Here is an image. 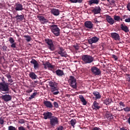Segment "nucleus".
Returning a JSON list of instances; mask_svg holds the SVG:
<instances>
[{"instance_id": "4c0bfd02", "label": "nucleus", "mask_w": 130, "mask_h": 130, "mask_svg": "<svg viewBox=\"0 0 130 130\" xmlns=\"http://www.w3.org/2000/svg\"><path fill=\"white\" fill-rule=\"evenodd\" d=\"M123 110H124V111H125V112H128L130 111V107H126V108H124L123 109Z\"/></svg>"}, {"instance_id": "39448f33", "label": "nucleus", "mask_w": 130, "mask_h": 130, "mask_svg": "<svg viewBox=\"0 0 130 130\" xmlns=\"http://www.w3.org/2000/svg\"><path fill=\"white\" fill-rule=\"evenodd\" d=\"M45 42L47 44V47L48 49H50L51 51H53L55 50V47H54V44H53V42L50 39H45Z\"/></svg>"}, {"instance_id": "b1692460", "label": "nucleus", "mask_w": 130, "mask_h": 130, "mask_svg": "<svg viewBox=\"0 0 130 130\" xmlns=\"http://www.w3.org/2000/svg\"><path fill=\"white\" fill-rule=\"evenodd\" d=\"M121 29L122 30V31H124V32H125V33H127V32H129V29H128V27L126 26V25H123V24H121Z\"/></svg>"}, {"instance_id": "5701e85b", "label": "nucleus", "mask_w": 130, "mask_h": 130, "mask_svg": "<svg viewBox=\"0 0 130 130\" xmlns=\"http://www.w3.org/2000/svg\"><path fill=\"white\" fill-rule=\"evenodd\" d=\"M79 99H80L81 102H82L83 105H87V102L85 99V98L83 96V95H80L79 96Z\"/></svg>"}, {"instance_id": "ddd939ff", "label": "nucleus", "mask_w": 130, "mask_h": 130, "mask_svg": "<svg viewBox=\"0 0 130 130\" xmlns=\"http://www.w3.org/2000/svg\"><path fill=\"white\" fill-rule=\"evenodd\" d=\"M84 27L87 29H93V23L90 21H86L84 22Z\"/></svg>"}, {"instance_id": "864d4df0", "label": "nucleus", "mask_w": 130, "mask_h": 130, "mask_svg": "<svg viewBox=\"0 0 130 130\" xmlns=\"http://www.w3.org/2000/svg\"><path fill=\"white\" fill-rule=\"evenodd\" d=\"M125 22H126V23H129V22H130V17L125 19Z\"/></svg>"}, {"instance_id": "5fc2aeb1", "label": "nucleus", "mask_w": 130, "mask_h": 130, "mask_svg": "<svg viewBox=\"0 0 130 130\" xmlns=\"http://www.w3.org/2000/svg\"><path fill=\"white\" fill-rule=\"evenodd\" d=\"M8 82L9 83H13V79H12V78L8 79Z\"/></svg>"}, {"instance_id": "3c124183", "label": "nucleus", "mask_w": 130, "mask_h": 130, "mask_svg": "<svg viewBox=\"0 0 130 130\" xmlns=\"http://www.w3.org/2000/svg\"><path fill=\"white\" fill-rule=\"evenodd\" d=\"M112 56L113 58H114L115 60H117V59H118V58H117V56L115 55H112Z\"/></svg>"}, {"instance_id": "bf43d9fd", "label": "nucleus", "mask_w": 130, "mask_h": 130, "mask_svg": "<svg viewBox=\"0 0 130 130\" xmlns=\"http://www.w3.org/2000/svg\"><path fill=\"white\" fill-rule=\"evenodd\" d=\"M127 17H128V16L127 15H124L122 16V18H121V19H122H122H125V18H127Z\"/></svg>"}, {"instance_id": "4be33fe9", "label": "nucleus", "mask_w": 130, "mask_h": 130, "mask_svg": "<svg viewBox=\"0 0 130 130\" xmlns=\"http://www.w3.org/2000/svg\"><path fill=\"white\" fill-rule=\"evenodd\" d=\"M56 75L58 77H62V76H64V73H63V71L57 69L56 71Z\"/></svg>"}, {"instance_id": "2eb2a0df", "label": "nucleus", "mask_w": 130, "mask_h": 130, "mask_svg": "<svg viewBox=\"0 0 130 130\" xmlns=\"http://www.w3.org/2000/svg\"><path fill=\"white\" fill-rule=\"evenodd\" d=\"M37 18H38V19H39V20L40 21H42L41 23V24H43V25H44V24H47L49 22L48 21V20L46 19L44 17V16H38Z\"/></svg>"}, {"instance_id": "c03bdc74", "label": "nucleus", "mask_w": 130, "mask_h": 130, "mask_svg": "<svg viewBox=\"0 0 130 130\" xmlns=\"http://www.w3.org/2000/svg\"><path fill=\"white\" fill-rule=\"evenodd\" d=\"M18 123H20V124H23V123H25V120H24V119H20L18 121Z\"/></svg>"}, {"instance_id": "de8ad7c7", "label": "nucleus", "mask_w": 130, "mask_h": 130, "mask_svg": "<svg viewBox=\"0 0 130 130\" xmlns=\"http://www.w3.org/2000/svg\"><path fill=\"white\" fill-rule=\"evenodd\" d=\"M18 130H26V128L23 126H20L18 127Z\"/></svg>"}, {"instance_id": "e2e57ef3", "label": "nucleus", "mask_w": 130, "mask_h": 130, "mask_svg": "<svg viewBox=\"0 0 130 130\" xmlns=\"http://www.w3.org/2000/svg\"><path fill=\"white\" fill-rule=\"evenodd\" d=\"M15 33L16 36H17V37H19V35H18V34L17 33V30H15Z\"/></svg>"}, {"instance_id": "680f3d73", "label": "nucleus", "mask_w": 130, "mask_h": 130, "mask_svg": "<svg viewBox=\"0 0 130 130\" xmlns=\"http://www.w3.org/2000/svg\"><path fill=\"white\" fill-rule=\"evenodd\" d=\"M120 130H127V129L124 128V127H122L120 128Z\"/></svg>"}, {"instance_id": "f704fd0d", "label": "nucleus", "mask_w": 130, "mask_h": 130, "mask_svg": "<svg viewBox=\"0 0 130 130\" xmlns=\"http://www.w3.org/2000/svg\"><path fill=\"white\" fill-rule=\"evenodd\" d=\"M36 95H37V92H34L32 95L28 98L29 100H32V99L35 98V96H36Z\"/></svg>"}, {"instance_id": "4468645a", "label": "nucleus", "mask_w": 130, "mask_h": 130, "mask_svg": "<svg viewBox=\"0 0 130 130\" xmlns=\"http://www.w3.org/2000/svg\"><path fill=\"white\" fill-rule=\"evenodd\" d=\"M43 104L47 108H53L52 103L49 101H44Z\"/></svg>"}, {"instance_id": "a878e982", "label": "nucleus", "mask_w": 130, "mask_h": 130, "mask_svg": "<svg viewBox=\"0 0 130 130\" xmlns=\"http://www.w3.org/2000/svg\"><path fill=\"white\" fill-rule=\"evenodd\" d=\"M92 94L95 96L96 100H99L101 98V95H100V93L98 91H93Z\"/></svg>"}, {"instance_id": "e433bc0d", "label": "nucleus", "mask_w": 130, "mask_h": 130, "mask_svg": "<svg viewBox=\"0 0 130 130\" xmlns=\"http://www.w3.org/2000/svg\"><path fill=\"white\" fill-rule=\"evenodd\" d=\"M7 48H8V47L7 46H5V45H3L2 47H1V49L2 50V51H7Z\"/></svg>"}, {"instance_id": "052dcab7", "label": "nucleus", "mask_w": 130, "mask_h": 130, "mask_svg": "<svg viewBox=\"0 0 130 130\" xmlns=\"http://www.w3.org/2000/svg\"><path fill=\"white\" fill-rule=\"evenodd\" d=\"M4 6H3V4L0 3V9H3Z\"/></svg>"}, {"instance_id": "0eeeda50", "label": "nucleus", "mask_w": 130, "mask_h": 130, "mask_svg": "<svg viewBox=\"0 0 130 130\" xmlns=\"http://www.w3.org/2000/svg\"><path fill=\"white\" fill-rule=\"evenodd\" d=\"M69 81L71 87L73 89H77V79L75 78V77L70 76Z\"/></svg>"}, {"instance_id": "13d9d810", "label": "nucleus", "mask_w": 130, "mask_h": 130, "mask_svg": "<svg viewBox=\"0 0 130 130\" xmlns=\"http://www.w3.org/2000/svg\"><path fill=\"white\" fill-rule=\"evenodd\" d=\"M128 76L129 77L127 78V82H129V83H130V75L128 74Z\"/></svg>"}, {"instance_id": "603ef678", "label": "nucleus", "mask_w": 130, "mask_h": 130, "mask_svg": "<svg viewBox=\"0 0 130 130\" xmlns=\"http://www.w3.org/2000/svg\"><path fill=\"white\" fill-rule=\"evenodd\" d=\"M91 130H101V129L98 127H94L92 128Z\"/></svg>"}, {"instance_id": "9d476101", "label": "nucleus", "mask_w": 130, "mask_h": 130, "mask_svg": "<svg viewBox=\"0 0 130 130\" xmlns=\"http://www.w3.org/2000/svg\"><path fill=\"white\" fill-rule=\"evenodd\" d=\"M43 119H51L52 117L53 116H52V113L47 111L44 112L43 114Z\"/></svg>"}, {"instance_id": "0e129e2a", "label": "nucleus", "mask_w": 130, "mask_h": 130, "mask_svg": "<svg viewBox=\"0 0 130 130\" xmlns=\"http://www.w3.org/2000/svg\"><path fill=\"white\" fill-rule=\"evenodd\" d=\"M95 23H99V21H98V20H95Z\"/></svg>"}, {"instance_id": "473e14b6", "label": "nucleus", "mask_w": 130, "mask_h": 130, "mask_svg": "<svg viewBox=\"0 0 130 130\" xmlns=\"http://www.w3.org/2000/svg\"><path fill=\"white\" fill-rule=\"evenodd\" d=\"M114 20H115V21H117V22H119L120 20L122 21V19L120 18V16L116 15L114 16Z\"/></svg>"}, {"instance_id": "72a5a7b5", "label": "nucleus", "mask_w": 130, "mask_h": 130, "mask_svg": "<svg viewBox=\"0 0 130 130\" xmlns=\"http://www.w3.org/2000/svg\"><path fill=\"white\" fill-rule=\"evenodd\" d=\"M15 18L17 19V20H20V21H23V20L24 19V17L23 16V15H17L15 17Z\"/></svg>"}, {"instance_id": "6e6d98bb", "label": "nucleus", "mask_w": 130, "mask_h": 130, "mask_svg": "<svg viewBox=\"0 0 130 130\" xmlns=\"http://www.w3.org/2000/svg\"><path fill=\"white\" fill-rule=\"evenodd\" d=\"M4 119H0V123L1 124H4Z\"/></svg>"}, {"instance_id": "2f4dec72", "label": "nucleus", "mask_w": 130, "mask_h": 130, "mask_svg": "<svg viewBox=\"0 0 130 130\" xmlns=\"http://www.w3.org/2000/svg\"><path fill=\"white\" fill-rule=\"evenodd\" d=\"M70 2L73 4H77V3H78L79 4H81V3H83V0H69Z\"/></svg>"}, {"instance_id": "c9c22d12", "label": "nucleus", "mask_w": 130, "mask_h": 130, "mask_svg": "<svg viewBox=\"0 0 130 130\" xmlns=\"http://www.w3.org/2000/svg\"><path fill=\"white\" fill-rule=\"evenodd\" d=\"M25 38H26V40L27 42H30L31 41V37L29 35H25L24 36Z\"/></svg>"}, {"instance_id": "338daca9", "label": "nucleus", "mask_w": 130, "mask_h": 130, "mask_svg": "<svg viewBox=\"0 0 130 130\" xmlns=\"http://www.w3.org/2000/svg\"><path fill=\"white\" fill-rule=\"evenodd\" d=\"M102 2H105L106 0H101Z\"/></svg>"}, {"instance_id": "6e6552de", "label": "nucleus", "mask_w": 130, "mask_h": 130, "mask_svg": "<svg viewBox=\"0 0 130 130\" xmlns=\"http://www.w3.org/2000/svg\"><path fill=\"white\" fill-rule=\"evenodd\" d=\"M90 71L94 76H100V75H101L100 69L95 66L91 67Z\"/></svg>"}, {"instance_id": "9b49d317", "label": "nucleus", "mask_w": 130, "mask_h": 130, "mask_svg": "<svg viewBox=\"0 0 130 130\" xmlns=\"http://www.w3.org/2000/svg\"><path fill=\"white\" fill-rule=\"evenodd\" d=\"M99 41V38L97 37H93L92 38L88 40L89 44H93V43H96Z\"/></svg>"}, {"instance_id": "c756f323", "label": "nucleus", "mask_w": 130, "mask_h": 130, "mask_svg": "<svg viewBox=\"0 0 130 130\" xmlns=\"http://www.w3.org/2000/svg\"><path fill=\"white\" fill-rule=\"evenodd\" d=\"M112 101V100L108 98L104 101V103L105 104H106V105H109L110 104H111Z\"/></svg>"}, {"instance_id": "423d86ee", "label": "nucleus", "mask_w": 130, "mask_h": 130, "mask_svg": "<svg viewBox=\"0 0 130 130\" xmlns=\"http://www.w3.org/2000/svg\"><path fill=\"white\" fill-rule=\"evenodd\" d=\"M58 124H59V120H58V117L53 116L50 119V125L51 126L54 127L56 126V125H58Z\"/></svg>"}, {"instance_id": "37998d69", "label": "nucleus", "mask_w": 130, "mask_h": 130, "mask_svg": "<svg viewBox=\"0 0 130 130\" xmlns=\"http://www.w3.org/2000/svg\"><path fill=\"white\" fill-rule=\"evenodd\" d=\"M108 3H109L110 5H113V4L115 3V0H107Z\"/></svg>"}, {"instance_id": "f8f14e48", "label": "nucleus", "mask_w": 130, "mask_h": 130, "mask_svg": "<svg viewBox=\"0 0 130 130\" xmlns=\"http://www.w3.org/2000/svg\"><path fill=\"white\" fill-rule=\"evenodd\" d=\"M1 98L5 102H8L12 100V96L10 94H5L1 96Z\"/></svg>"}, {"instance_id": "774afa93", "label": "nucleus", "mask_w": 130, "mask_h": 130, "mask_svg": "<svg viewBox=\"0 0 130 130\" xmlns=\"http://www.w3.org/2000/svg\"><path fill=\"white\" fill-rule=\"evenodd\" d=\"M27 128H29V126H27Z\"/></svg>"}, {"instance_id": "8fccbe9b", "label": "nucleus", "mask_w": 130, "mask_h": 130, "mask_svg": "<svg viewBox=\"0 0 130 130\" xmlns=\"http://www.w3.org/2000/svg\"><path fill=\"white\" fill-rule=\"evenodd\" d=\"M119 104L120 106H122L123 107H125V105L122 102H120Z\"/></svg>"}, {"instance_id": "bb28decb", "label": "nucleus", "mask_w": 130, "mask_h": 130, "mask_svg": "<svg viewBox=\"0 0 130 130\" xmlns=\"http://www.w3.org/2000/svg\"><path fill=\"white\" fill-rule=\"evenodd\" d=\"M29 77L30 79H32V80H36V79H37V75H36L34 72H30Z\"/></svg>"}, {"instance_id": "412c9836", "label": "nucleus", "mask_w": 130, "mask_h": 130, "mask_svg": "<svg viewBox=\"0 0 130 130\" xmlns=\"http://www.w3.org/2000/svg\"><path fill=\"white\" fill-rule=\"evenodd\" d=\"M92 13L94 14V15H96L97 14H100L101 12V8L100 7H95V8L91 11Z\"/></svg>"}, {"instance_id": "7c9ffc66", "label": "nucleus", "mask_w": 130, "mask_h": 130, "mask_svg": "<svg viewBox=\"0 0 130 130\" xmlns=\"http://www.w3.org/2000/svg\"><path fill=\"white\" fill-rule=\"evenodd\" d=\"M76 123H77V120H76V119H72L70 121V124L73 127H75V124H76Z\"/></svg>"}, {"instance_id": "dca6fc26", "label": "nucleus", "mask_w": 130, "mask_h": 130, "mask_svg": "<svg viewBox=\"0 0 130 130\" xmlns=\"http://www.w3.org/2000/svg\"><path fill=\"white\" fill-rule=\"evenodd\" d=\"M14 9L16 11H23L24 8H23V5L19 3H16L14 6Z\"/></svg>"}, {"instance_id": "c85d7f7f", "label": "nucleus", "mask_w": 130, "mask_h": 130, "mask_svg": "<svg viewBox=\"0 0 130 130\" xmlns=\"http://www.w3.org/2000/svg\"><path fill=\"white\" fill-rule=\"evenodd\" d=\"M43 66H46L47 68L48 69H54V66L53 65L51 64L49 61H46L45 63H43Z\"/></svg>"}, {"instance_id": "49530a36", "label": "nucleus", "mask_w": 130, "mask_h": 130, "mask_svg": "<svg viewBox=\"0 0 130 130\" xmlns=\"http://www.w3.org/2000/svg\"><path fill=\"white\" fill-rule=\"evenodd\" d=\"M5 77L7 78V79H11L12 78V76L10 74V73H8L5 75Z\"/></svg>"}, {"instance_id": "6ab92c4d", "label": "nucleus", "mask_w": 130, "mask_h": 130, "mask_svg": "<svg viewBox=\"0 0 130 130\" xmlns=\"http://www.w3.org/2000/svg\"><path fill=\"white\" fill-rule=\"evenodd\" d=\"M111 37L113 39H114V40H120V37L119 36V35L116 32L111 33Z\"/></svg>"}, {"instance_id": "4d7b16f0", "label": "nucleus", "mask_w": 130, "mask_h": 130, "mask_svg": "<svg viewBox=\"0 0 130 130\" xmlns=\"http://www.w3.org/2000/svg\"><path fill=\"white\" fill-rule=\"evenodd\" d=\"M33 91L32 89H28L26 92L27 93H31Z\"/></svg>"}, {"instance_id": "aec40b11", "label": "nucleus", "mask_w": 130, "mask_h": 130, "mask_svg": "<svg viewBox=\"0 0 130 130\" xmlns=\"http://www.w3.org/2000/svg\"><path fill=\"white\" fill-rule=\"evenodd\" d=\"M106 21L110 25H113V24H114V19L109 15L106 16Z\"/></svg>"}, {"instance_id": "79ce46f5", "label": "nucleus", "mask_w": 130, "mask_h": 130, "mask_svg": "<svg viewBox=\"0 0 130 130\" xmlns=\"http://www.w3.org/2000/svg\"><path fill=\"white\" fill-rule=\"evenodd\" d=\"M8 130H17V128L14 126H9L8 127Z\"/></svg>"}, {"instance_id": "a211bd4d", "label": "nucleus", "mask_w": 130, "mask_h": 130, "mask_svg": "<svg viewBox=\"0 0 130 130\" xmlns=\"http://www.w3.org/2000/svg\"><path fill=\"white\" fill-rule=\"evenodd\" d=\"M92 108L94 110H98V109H100V108H101V106H100V104H99V103L94 101L92 105Z\"/></svg>"}, {"instance_id": "20e7f679", "label": "nucleus", "mask_w": 130, "mask_h": 130, "mask_svg": "<svg viewBox=\"0 0 130 130\" xmlns=\"http://www.w3.org/2000/svg\"><path fill=\"white\" fill-rule=\"evenodd\" d=\"M50 29L51 32L55 35V36H59L60 34V29L57 26V25L53 24L51 25H49Z\"/></svg>"}, {"instance_id": "f3484780", "label": "nucleus", "mask_w": 130, "mask_h": 130, "mask_svg": "<svg viewBox=\"0 0 130 130\" xmlns=\"http://www.w3.org/2000/svg\"><path fill=\"white\" fill-rule=\"evenodd\" d=\"M30 63L31 64H34V69L35 70H37V69L39 68V63H38V62L35 59H32L30 61Z\"/></svg>"}, {"instance_id": "f257e3e1", "label": "nucleus", "mask_w": 130, "mask_h": 130, "mask_svg": "<svg viewBox=\"0 0 130 130\" xmlns=\"http://www.w3.org/2000/svg\"><path fill=\"white\" fill-rule=\"evenodd\" d=\"M49 86L50 87L51 92L53 95H57L59 93L58 91V88L57 87V83L55 81H49Z\"/></svg>"}, {"instance_id": "ea45409f", "label": "nucleus", "mask_w": 130, "mask_h": 130, "mask_svg": "<svg viewBox=\"0 0 130 130\" xmlns=\"http://www.w3.org/2000/svg\"><path fill=\"white\" fill-rule=\"evenodd\" d=\"M16 45H17V43L14 42L12 43L10 46L11 48H16L17 47Z\"/></svg>"}, {"instance_id": "09e8293b", "label": "nucleus", "mask_w": 130, "mask_h": 130, "mask_svg": "<svg viewBox=\"0 0 130 130\" xmlns=\"http://www.w3.org/2000/svg\"><path fill=\"white\" fill-rule=\"evenodd\" d=\"M57 130H62L63 129V126L61 125H59L58 127L56 128Z\"/></svg>"}, {"instance_id": "a19ab883", "label": "nucleus", "mask_w": 130, "mask_h": 130, "mask_svg": "<svg viewBox=\"0 0 130 130\" xmlns=\"http://www.w3.org/2000/svg\"><path fill=\"white\" fill-rule=\"evenodd\" d=\"M1 81H2V82H0V84H5L7 83V82H6V79L4 77L1 78Z\"/></svg>"}, {"instance_id": "393cba45", "label": "nucleus", "mask_w": 130, "mask_h": 130, "mask_svg": "<svg viewBox=\"0 0 130 130\" xmlns=\"http://www.w3.org/2000/svg\"><path fill=\"white\" fill-rule=\"evenodd\" d=\"M51 14L54 15V16H59V10L56 9H53L51 11Z\"/></svg>"}, {"instance_id": "cd10ccee", "label": "nucleus", "mask_w": 130, "mask_h": 130, "mask_svg": "<svg viewBox=\"0 0 130 130\" xmlns=\"http://www.w3.org/2000/svg\"><path fill=\"white\" fill-rule=\"evenodd\" d=\"M99 2H100V0H90L88 1V4L89 6H92L93 4L98 5L99 4Z\"/></svg>"}, {"instance_id": "7ed1b4c3", "label": "nucleus", "mask_w": 130, "mask_h": 130, "mask_svg": "<svg viewBox=\"0 0 130 130\" xmlns=\"http://www.w3.org/2000/svg\"><path fill=\"white\" fill-rule=\"evenodd\" d=\"M81 59L83 63H91L94 60V57L89 55H83L82 56Z\"/></svg>"}, {"instance_id": "f03ea898", "label": "nucleus", "mask_w": 130, "mask_h": 130, "mask_svg": "<svg viewBox=\"0 0 130 130\" xmlns=\"http://www.w3.org/2000/svg\"><path fill=\"white\" fill-rule=\"evenodd\" d=\"M9 83H0V92L3 94H7L10 92V87Z\"/></svg>"}, {"instance_id": "a18cd8bd", "label": "nucleus", "mask_w": 130, "mask_h": 130, "mask_svg": "<svg viewBox=\"0 0 130 130\" xmlns=\"http://www.w3.org/2000/svg\"><path fill=\"white\" fill-rule=\"evenodd\" d=\"M53 105H54V107H55V108H58V103L56 102H54L53 103Z\"/></svg>"}, {"instance_id": "69168bd1", "label": "nucleus", "mask_w": 130, "mask_h": 130, "mask_svg": "<svg viewBox=\"0 0 130 130\" xmlns=\"http://www.w3.org/2000/svg\"><path fill=\"white\" fill-rule=\"evenodd\" d=\"M44 69L46 70L47 69V66H44Z\"/></svg>"}, {"instance_id": "58836bf2", "label": "nucleus", "mask_w": 130, "mask_h": 130, "mask_svg": "<svg viewBox=\"0 0 130 130\" xmlns=\"http://www.w3.org/2000/svg\"><path fill=\"white\" fill-rule=\"evenodd\" d=\"M9 42H10V43L11 44H12V43H14L15 42V40H14V39L12 37H10L9 39Z\"/></svg>"}, {"instance_id": "1a4fd4ad", "label": "nucleus", "mask_w": 130, "mask_h": 130, "mask_svg": "<svg viewBox=\"0 0 130 130\" xmlns=\"http://www.w3.org/2000/svg\"><path fill=\"white\" fill-rule=\"evenodd\" d=\"M58 53L61 57H68V53L64 51V49L62 47H59Z\"/></svg>"}]
</instances>
